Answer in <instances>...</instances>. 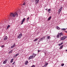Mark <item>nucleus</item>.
<instances>
[{"mask_svg": "<svg viewBox=\"0 0 67 67\" xmlns=\"http://www.w3.org/2000/svg\"><path fill=\"white\" fill-rule=\"evenodd\" d=\"M25 3H23V5H25Z\"/></svg>", "mask_w": 67, "mask_h": 67, "instance_id": "obj_35", "label": "nucleus"}, {"mask_svg": "<svg viewBox=\"0 0 67 67\" xmlns=\"http://www.w3.org/2000/svg\"><path fill=\"white\" fill-rule=\"evenodd\" d=\"M60 8V9H61V10H62V8Z\"/></svg>", "mask_w": 67, "mask_h": 67, "instance_id": "obj_39", "label": "nucleus"}, {"mask_svg": "<svg viewBox=\"0 0 67 67\" xmlns=\"http://www.w3.org/2000/svg\"><path fill=\"white\" fill-rule=\"evenodd\" d=\"M63 1H64V0H63Z\"/></svg>", "mask_w": 67, "mask_h": 67, "instance_id": "obj_43", "label": "nucleus"}, {"mask_svg": "<svg viewBox=\"0 0 67 67\" xmlns=\"http://www.w3.org/2000/svg\"><path fill=\"white\" fill-rule=\"evenodd\" d=\"M31 67H35V66L34 65H33L31 66Z\"/></svg>", "mask_w": 67, "mask_h": 67, "instance_id": "obj_34", "label": "nucleus"}, {"mask_svg": "<svg viewBox=\"0 0 67 67\" xmlns=\"http://www.w3.org/2000/svg\"><path fill=\"white\" fill-rule=\"evenodd\" d=\"M47 65H48V63H46L44 65V67H46L47 66Z\"/></svg>", "mask_w": 67, "mask_h": 67, "instance_id": "obj_10", "label": "nucleus"}, {"mask_svg": "<svg viewBox=\"0 0 67 67\" xmlns=\"http://www.w3.org/2000/svg\"><path fill=\"white\" fill-rule=\"evenodd\" d=\"M56 29H58V30H60V28H59L58 26H57L56 27Z\"/></svg>", "mask_w": 67, "mask_h": 67, "instance_id": "obj_17", "label": "nucleus"}, {"mask_svg": "<svg viewBox=\"0 0 67 67\" xmlns=\"http://www.w3.org/2000/svg\"><path fill=\"white\" fill-rule=\"evenodd\" d=\"M61 30H62V31H65V30H66V29H62Z\"/></svg>", "mask_w": 67, "mask_h": 67, "instance_id": "obj_25", "label": "nucleus"}, {"mask_svg": "<svg viewBox=\"0 0 67 67\" xmlns=\"http://www.w3.org/2000/svg\"><path fill=\"white\" fill-rule=\"evenodd\" d=\"M5 61L6 62H7V61H8V59H5Z\"/></svg>", "mask_w": 67, "mask_h": 67, "instance_id": "obj_31", "label": "nucleus"}, {"mask_svg": "<svg viewBox=\"0 0 67 67\" xmlns=\"http://www.w3.org/2000/svg\"><path fill=\"white\" fill-rule=\"evenodd\" d=\"M32 55H33V56H34V57H35V56H36V54H35L34 53H33L32 54Z\"/></svg>", "mask_w": 67, "mask_h": 67, "instance_id": "obj_15", "label": "nucleus"}, {"mask_svg": "<svg viewBox=\"0 0 67 67\" xmlns=\"http://www.w3.org/2000/svg\"><path fill=\"white\" fill-rule=\"evenodd\" d=\"M15 62H13V63H12V65H14V64H15Z\"/></svg>", "mask_w": 67, "mask_h": 67, "instance_id": "obj_32", "label": "nucleus"}, {"mask_svg": "<svg viewBox=\"0 0 67 67\" xmlns=\"http://www.w3.org/2000/svg\"><path fill=\"white\" fill-rule=\"evenodd\" d=\"M66 36H64L61 37V40H65V39H66Z\"/></svg>", "mask_w": 67, "mask_h": 67, "instance_id": "obj_4", "label": "nucleus"}, {"mask_svg": "<svg viewBox=\"0 0 67 67\" xmlns=\"http://www.w3.org/2000/svg\"><path fill=\"white\" fill-rule=\"evenodd\" d=\"M46 10L47 11V10H48V9L47 8L46 9Z\"/></svg>", "mask_w": 67, "mask_h": 67, "instance_id": "obj_38", "label": "nucleus"}, {"mask_svg": "<svg viewBox=\"0 0 67 67\" xmlns=\"http://www.w3.org/2000/svg\"><path fill=\"white\" fill-rule=\"evenodd\" d=\"M1 47H4V46H3V45H2L1 46Z\"/></svg>", "mask_w": 67, "mask_h": 67, "instance_id": "obj_33", "label": "nucleus"}, {"mask_svg": "<svg viewBox=\"0 0 67 67\" xmlns=\"http://www.w3.org/2000/svg\"><path fill=\"white\" fill-rule=\"evenodd\" d=\"M47 38L48 39H49V38H51V37H50V36H48L47 37Z\"/></svg>", "mask_w": 67, "mask_h": 67, "instance_id": "obj_24", "label": "nucleus"}, {"mask_svg": "<svg viewBox=\"0 0 67 67\" xmlns=\"http://www.w3.org/2000/svg\"><path fill=\"white\" fill-rule=\"evenodd\" d=\"M25 18H24L23 19V20L21 21V24H23V22H24V21H25Z\"/></svg>", "mask_w": 67, "mask_h": 67, "instance_id": "obj_6", "label": "nucleus"}, {"mask_svg": "<svg viewBox=\"0 0 67 67\" xmlns=\"http://www.w3.org/2000/svg\"><path fill=\"white\" fill-rule=\"evenodd\" d=\"M60 35V34L58 33V34L57 35V37H58V38H59V35Z\"/></svg>", "mask_w": 67, "mask_h": 67, "instance_id": "obj_12", "label": "nucleus"}, {"mask_svg": "<svg viewBox=\"0 0 67 67\" xmlns=\"http://www.w3.org/2000/svg\"><path fill=\"white\" fill-rule=\"evenodd\" d=\"M17 57V55H16V54L14 56V58H16V57Z\"/></svg>", "mask_w": 67, "mask_h": 67, "instance_id": "obj_27", "label": "nucleus"}, {"mask_svg": "<svg viewBox=\"0 0 67 67\" xmlns=\"http://www.w3.org/2000/svg\"><path fill=\"white\" fill-rule=\"evenodd\" d=\"M6 63H7V62H6V61H4L3 62V64H6Z\"/></svg>", "mask_w": 67, "mask_h": 67, "instance_id": "obj_21", "label": "nucleus"}, {"mask_svg": "<svg viewBox=\"0 0 67 67\" xmlns=\"http://www.w3.org/2000/svg\"><path fill=\"white\" fill-rule=\"evenodd\" d=\"M45 36L43 37L42 38H41L40 39L38 40V42H40L41 41H43V40L44 39H45Z\"/></svg>", "mask_w": 67, "mask_h": 67, "instance_id": "obj_2", "label": "nucleus"}, {"mask_svg": "<svg viewBox=\"0 0 67 67\" xmlns=\"http://www.w3.org/2000/svg\"><path fill=\"white\" fill-rule=\"evenodd\" d=\"M60 37H61L62 36H63V33L62 32H61L60 33Z\"/></svg>", "mask_w": 67, "mask_h": 67, "instance_id": "obj_11", "label": "nucleus"}, {"mask_svg": "<svg viewBox=\"0 0 67 67\" xmlns=\"http://www.w3.org/2000/svg\"><path fill=\"white\" fill-rule=\"evenodd\" d=\"M66 52H67V50H66Z\"/></svg>", "mask_w": 67, "mask_h": 67, "instance_id": "obj_40", "label": "nucleus"}, {"mask_svg": "<svg viewBox=\"0 0 67 67\" xmlns=\"http://www.w3.org/2000/svg\"><path fill=\"white\" fill-rule=\"evenodd\" d=\"M29 19H30V18H29V17H28V18H27V21H28V20H29Z\"/></svg>", "mask_w": 67, "mask_h": 67, "instance_id": "obj_29", "label": "nucleus"}, {"mask_svg": "<svg viewBox=\"0 0 67 67\" xmlns=\"http://www.w3.org/2000/svg\"><path fill=\"white\" fill-rule=\"evenodd\" d=\"M10 16L11 17H15L18 16V14L16 13H11L10 14Z\"/></svg>", "mask_w": 67, "mask_h": 67, "instance_id": "obj_1", "label": "nucleus"}, {"mask_svg": "<svg viewBox=\"0 0 67 67\" xmlns=\"http://www.w3.org/2000/svg\"><path fill=\"white\" fill-rule=\"evenodd\" d=\"M36 3H38L39 2V0H35Z\"/></svg>", "mask_w": 67, "mask_h": 67, "instance_id": "obj_9", "label": "nucleus"}, {"mask_svg": "<svg viewBox=\"0 0 67 67\" xmlns=\"http://www.w3.org/2000/svg\"><path fill=\"white\" fill-rule=\"evenodd\" d=\"M22 36V34H20L18 36V38H21Z\"/></svg>", "mask_w": 67, "mask_h": 67, "instance_id": "obj_5", "label": "nucleus"}, {"mask_svg": "<svg viewBox=\"0 0 67 67\" xmlns=\"http://www.w3.org/2000/svg\"><path fill=\"white\" fill-rule=\"evenodd\" d=\"M64 64H61L62 66H64Z\"/></svg>", "mask_w": 67, "mask_h": 67, "instance_id": "obj_30", "label": "nucleus"}, {"mask_svg": "<svg viewBox=\"0 0 67 67\" xmlns=\"http://www.w3.org/2000/svg\"><path fill=\"white\" fill-rule=\"evenodd\" d=\"M45 54H46V52H45Z\"/></svg>", "mask_w": 67, "mask_h": 67, "instance_id": "obj_41", "label": "nucleus"}, {"mask_svg": "<svg viewBox=\"0 0 67 67\" xmlns=\"http://www.w3.org/2000/svg\"><path fill=\"white\" fill-rule=\"evenodd\" d=\"M63 46H64L63 45H62L60 47V49H62V48H63Z\"/></svg>", "mask_w": 67, "mask_h": 67, "instance_id": "obj_19", "label": "nucleus"}, {"mask_svg": "<svg viewBox=\"0 0 67 67\" xmlns=\"http://www.w3.org/2000/svg\"><path fill=\"white\" fill-rule=\"evenodd\" d=\"M51 9H48V12H50L51 11Z\"/></svg>", "mask_w": 67, "mask_h": 67, "instance_id": "obj_28", "label": "nucleus"}, {"mask_svg": "<svg viewBox=\"0 0 67 67\" xmlns=\"http://www.w3.org/2000/svg\"><path fill=\"white\" fill-rule=\"evenodd\" d=\"M61 12V10H60V9L58 10V14H60V13Z\"/></svg>", "mask_w": 67, "mask_h": 67, "instance_id": "obj_16", "label": "nucleus"}, {"mask_svg": "<svg viewBox=\"0 0 67 67\" xmlns=\"http://www.w3.org/2000/svg\"><path fill=\"white\" fill-rule=\"evenodd\" d=\"M10 27V25H8L7 27V29H9V28Z\"/></svg>", "mask_w": 67, "mask_h": 67, "instance_id": "obj_26", "label": "nucleus"}, {"mask_svg": "<svg viewBox=\"0 0 67 67\" xmlns=\"http://www.w3.org/2000/svg\"><path fill=\"white\" fill-rule=\"evenodd\" d=\"M34 58V56H33V55H31L30 57L28 58V59L29 60L31 59H33Z\"/></svg>", "mask_w": 67, "mask_h": 67, "instance_id": "obj_3", "label": "nucleus"}, {"mask_svg": "<svg viewBox=\"0 0 67 67\" xmlns=\"http://www.w3.org/2000/svg\"><path fill=\"white\" fill-rule=\"evenodd\" d=\"M38 38V39H39V38Z\"/></svg>", "mask_w": 67, "mask_h": 67, "instance_id": "obj_42", "label": "nucleus"}, {"mask_svg": "<svg viewBox=\"0 0 67 67\" xmlns=\"http://www.w3.org/2000/svg\"><path fill=\"white\" fill-rule=\"evenodd\" d=\"M13 52V51L12 50L11 51H9V53H12Z\"/></svg>", "mask_w": 67, "mask_h": 67, "instance_id": "obj_23", "label": "nucleus"}, {"mask_svg": "<svg viewBox=\"0 0 67 67\" xmlns=\"http://www.w3.org/2000/svg\"><path fill=\"white\" fill-rule=\"evenodd\" d=\"M28 63H29V62H28V61H26L25 62V65H27V64H28Z\"/></svg>", "mask_w": 67, "mask_h": 67, "instance_id": "obj_13", "label": "nucleus"}, {"mask_svg": "<svg viewBox=\"0 0 67 67\" xmlns=\"http://www.w3.org/2000/svg\"><path fill=\"white\" fill-rule=\"evenodd\" d=\"M40 52V50H38V52L39 53Z\"/></svg>", "mask_w": 67, "mask_h": 67, "instance_id": "obj_37", "label": "nucleus"}, {"mask_svg": "<svg viewBox=\"0 0 67 67\" xmlns=\"http://www.w3.org/2000/svg\"><path fill=\"white\" fill-rule=\"evenodd\" d=\"M13 61V59H12L10 61V63H12Z\"/></svg>", "mask_w": 67, "mask_h": 67, "instance_id": "obj_22", "label": "nucleus"}, {"mask_svg": "<svg viewBox=\"0 0 67 67\" xmlns=\"http://www.w3.org/2000/svg\"><path fill=\"white\" fill-rule=\"evenodd\" d=\"M15 43H14L13 45L11 46V48H13V47H15Z\"/></svg>", "mask_w": 67, "mask_h": 67, "instance_id": "obj_8", "label": "nucleus"}, {"mask_svg": "<svg viewBox=\"0 0 67 67\" xmlns=\"http://www.w3.org/2000/svg\"><path fill=\"white\" fill-rule=\"evenodd\" d=\"M63 44V42H62L60 44H58V45H59V46H60L61 45H62V44Z\"/></svg>", "mask_w": 67, "mask_h": 67, "instance_id": "obj_14", "label": "nucleus"}, {"mask_svg": "<svg viewBox=\"0 0 67 67\" xmlns=\"http://www.w3.org/2000/svg\"><path fill=\"white\" fill-rule=\"evenodd\" d=\"M51 16H50L48 18V20H50L51 18Z\"/></svg>", "mask_w": 67, "mask_h": 67, "instance_id": "obj_20", "label": "nucleus"}, {"mask_svg": "<svg viewBox=\"0 0 67 67\" xmlns=\"http://www.w3.org/2000/svg\"><path fill=\"white\" fill-rule=\"evenodd\" d=\"M8 38L7 37V36L4 37V40H7V39H8Z\"/></svg>", "mask_w": 67, "mask_h": 67, "instance_id": "obj_7", "label": "nucleus"}, {"mask_svg": "<svg viewBox=\"0 0 67 67\" xmlns=\"http://www.w3.org/2000/svg\"><path fill=\"white\" fill-rule=\"evenodd\" d=\"M38 40V39L37 38H36L34 40V42H36V41H37Z\"/></svg>", "mask_w": 67, "mask_h": 67, "instance_id": "obj_18", "label": "nucleus"}, {"mask_svg": "<svg viewBox=\"0 0 67 67\" xmlns=\"http://www.w3.org/2000/svg\"><path fill=\"white\" fill-rule=\"evenodd\" d=\"M42 67H44V66H42Z\"/></svg>", "mask_w": 67, "mask_h": 67, "instance_id": "obj_44", "label": "nucleus"}, {"mask_svg": "<svg viewBox=\"0 0 67 67\" xmlns=\"http://www.w3.org/2000/svg\"><path fill=\"white\" fill-rule=\"evenodd\" d=\"M16 55H17V56L18 55H19V54L18 53L17 54H16Z\"/></svg>", "mask_w": 67, "mask_h": 67, "instance_id": "obj_36", "label": "nucleus"}]
</instances>
